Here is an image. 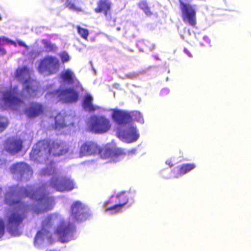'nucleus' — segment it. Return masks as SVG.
<instances>
[{"label": "nucleus", "instance_id": "26", "mask_svg": "<svg viewBox=\"0 0 251 251\" xmlns=\"http://www.w3.org/2000/svg\"><path fill=\"white\" fill-rule=\"evenodd\" d=\"M195 168L196 165L194 163L183 164L179 167L178 174L179 176L184 175Z\"/></svg>", "mask_w": 251, "mask_h": 251}, {"label": "nucleus", "instance_id": "28", "mask_svg": "<svg viewBox=\"0 0 251 251\" xmlns=\"http://www.w3.org/2000/svg\"><path fill=\"white\" fill-rule=\"evenodd\" d=\"M42 43L44 45V48L47 52H55L57 50V46L51 43L50 42L47 41V40H43Z\"/></svg>", "mask_w": 251, "mask_h": 251}, {"label": "nucleus", "instance_id": "2", "mask_svg": "<svg viewBox=\"0 0 251 251\" xmlns=\"http://www.w3.org/2000/svg\"><path fill=\"white\" fill-rule=\"evenodd\" d=\"M68 145L57 139L46 138L39 141L32 148L30 157L36 160L38 157L48 159L51 156H59L68 152Z\"/></svg>", "mask_w": 251, "mask_h": 251}, {"label": "nucleus", "instance_id": "13", "mask_svg": "<svg viewBox=\"0 0 251 251\" xmlns=\"http://www.w3.org/2000/svg\"><path fill=\"white\" fill-rule=\"evenodd\" d=\"M58 215L55 213L48 215L42 221L41 229L38 231L34 237V243L37 242L39 239L43 236H48L49 233V229L52 227L54 222L58 218Z\"/></svg>", "mask_w": 251, "mask_h": 251}, {"label": "nucleus", "instance_id": "29", "mask_svg": "<svg viewBox=\"0 0 251 251\" xmlns=\"http://www.w3.org/2000/svg\"><path fill=\"white\" fill-rule=\"evenodd\" d=\"M122 204H119L118 203L116 204L108 207L105 209V212L109 211L111 214H115L121 212L123 209Z\"/></svg>", "mask_w": 251, "mask_h": 251}, {"label": "nucleus", "instance_id": "23", "mask_svg": "<svg viewBox=\"0 0 251 251\" xmlns=\"http://www.w3.org/2000/svg\"><path fill=\"white\" fill-rule=\"evenodd\" d=\"M61 2L64 3V5L66 7H67L70 10L80 12L83 11V9L81 7L77 5L79 2L78 0H60Z\"/></svg>", "mask_w": 251, "mask_h": 251}, {"label": "nucleus", "instance_id": "21", "mask_svg": "<svg viewBox=\"0 0 251 251\" xmlns=\"http://www.w3.org/2000/svg\"><path fill=\"white\" fill-rule=\"evenodd\" d=\"M93 97L90 94H87L84 96L82 106L85 110L89 112H94L97 109L99 108V107H97L93 104Z\"/></svg>", "mask_w": 251, "mask_h": 251}, {"label": "nucleus", "instance_id": "4", "mask_svg": "<svg viewBox=\"0 0 251 251\" xmlns=\"http://www.w3.org/2000/svg\"><path fill=\"white\" fill-rule=\"evenodd\" d=\"M59 66V61L57 57L51 55H47L41 59L38 70L41 74L51 75L55 74L58 71Z\"/></svg>", "mask_w": 251, "mask_h": 251}, {"label": "nucleus", "instance_id": "16", "mask_svg": "<svg viewBox=\"0 0 251 251\" xmlns=\"http://www.w3.org/2000/svg\"><path fill=\"white\" fill-rule=\"evenodd\" d=\"M111 117L113 121L120 126H125L132 120L131 112L119 109H114Z\"/></svg>", "mask_w": 251, "mask_h": 251}, {"label": "nucleus", "instance_id": "37", "mask_svg": "<svg viewBox=\"0 0 251 251\" xmlns=\"http://www.w3.org/2000/svg\"><path fill=\"white\" fill-rule=\"evenodd\" d=\"M18 45L20 46L25 47L26 49H28V47L24 42L21 40H17Z\"/></svg>", "mask_w": 251, "mask_h": 251}, {"label": "nucleus", "instance_id": "27", "mask_svg": "<svg viewBox=\"0 0 251 251\" xmlns=\"http://www.w3.org/2000/svg\"><path fill=\"white\" fill-rule=\"evenodd\" d=\"M138 5L147 16H151L152 15V12L151 11L150 7L146 0L140 1Z\"/></svg>", "mask_w": 251, "mask_h": 251}, {"label": "nucleus", "instance_id": "14", "mask_svg": "<svg viewBox=\"0 0 251 251\" xmlns=\"http://www.w3.org/2000/svg\"><path fill=\"white\" fill-rule=\"evenodd\" d=\"M102 151L103 148H101L96 142L92 141H86L81 145L79 153L80 156L100 154L101 157Z\"/></svg>", "mask_w": 251, "mask_h": 251}, {"label": "nucleus", "instance_id": "39", "mask_svg": "<svg viewBox=\"0 0 251 251\" xmlns=\"http://www.w3.org/2000/svg\"><path fill=\"white\" fill-rule=\"evenodd\" d=\"M136 151V149H132V150H129L127 151V153L128 154H135Z\"/></svg>", "mask_w": 251, "mask_h": 251}, {"label": "nucleus", "instance_id": "43", "mask_svg": "<svg viewBox=\"0 0 251 251\" xmlns=\"http://www.w3.org/2000/svg\"><path fill=\"white\" fill-rule=\"evenodd\" d=\"M1 190H2V189H1V188L0 187V194L1 193Z\"/></svg>", "mask_w": 251, "mask_h": 251}, {"label": "nucleus", "instance_id": "8", "mask_svg": "<svg viewBox=\"0 0 251 251\" xmlns=\"http://www.w3.org/2000/svg\"><path fill=\"white\" fill-rule=\"evenodd\" d=\"M71 216L74 222L85 221L89 216L87 207L79 201H75L71 206Z\"/></svg>", "mask_w": 251, "mask_h": 251}, {"label": "nucleus", "instance_id": "5", "mask_svg": "<svg viewBox=\"0 0 251 251\" xmlns=\"http://www.w3.org/2000/svg\"><path fill=\"white\" fill-rule=\"evenodd\" d=\"M75 230V226L73 223L63 221L58 226L55 233L61 242L64 243L71 239Z\"/></svg>", "mask_w": 251, "mask_h": 251}, {"label": "nucleus", "instance_id": "1", "mask_svg": "<svg viewBox=\"0 0 251 251\" xmlns=\"http://www.w3.org/2000/svg\"><path fill=\"white\" fill-rule=\"evenodd\" d=\"M46 190L45 185L40 186L36 190H34L32 186L21 188L13 186L6 193L4 203L14 207V209L9 211L6 216V227L10 234L14 236L21 234L20 226L30 210V205L23 201L22 198L28 197L37 202L32 209L33 214H39L53 208L55 204L54 198L50 196Z\"/></svg>", "mask_w": 251, "mask_h": 251}, {"label": "nucleus", "instance_id": "15", "mask_svg": "<svg viewBox=\"0 0 251 251\" xmlns=\"http://www.w3.org/2000/svg\"><path fill=\"white\" fill-rule=\"evenodd\" d=\"M54 93L60 100L64 102H75L78 99V93L72 87L62 90L57 89Z\"/></svg>", "mask_w": 251, "mask_h": 251}, {"label": "nucleus", "instance_id": "7", "mask_svg": "<svg viewBox=\"0 0 251 251\" xmlns=\"http://www.w3.org/2000/svg\"><path fill=\"white\" fill-rule=\"evenodd\" d=\"M179 7L181 12V17L183 21L195 26L196 25V12L193 6L188 3L184 2L183 0H179Z\"/></svg>", "mask_w": 251, "mask_h": 251}, {"label": "nucleus", "instance_id": "38", "mask_svg": "<svg viewBox=\"0 0 251 251\" xmlns=\"http://www.w3.org/2000/svg\"><path fill=\"white\" fill-rule=\"evenodd\" d=\"M6 53V50L3 48L0 47V56H3Z\"/></svg>", "mask_w": 251, "mask_h": 251}, {"label": "nucleus", "instance_id": "18", "mask_svg": "<svg viewBox=\"0 0 251 251\" xmlns=\"http://www.w3.org/2000/svg\"><path fill=\"white\" fill-rule=\"evenodd\" d=\"M97 4V6L94 9L95 12L96 13H102L107 21H111L112 17L110 10L112 3L110 0H99Z\"/></svg>", "mask_w": 251, "mask_h": 251}, {"label": "nucleus", "instance_id": "33", "mask_svg": "<svg viewBox=\"0 0 251 251\" xmlns=\"http://www.w3.org/2000/svg\"><path fill=\"white\" fill-rule=\"evenodd\" d=\"M132 115V118L134 117L135 119L138 122L143 123L144 122V119L142 116L141 115L140 112H131Z\"/></svg>", "mask_w": 251, "mask_h": 251}, {"label": "nucleus", "instance_id": "3", "mask_svg": "<svg viewBox=\"0 0 251 251\" xmlns=\"http://www.w3.org/2000/svg\"><path fill=\"white\" fill-rule=\"evenodd\" d=\"M110 120L104 116L93 115L90 117L88 128L93 133L102 134L111 128Z\"/></svg>", "mask_w": 251, "mask_h": 251}, {"label": "nucleus", "instance_id": "36", "mask_svg": "<svg viewBox=\"0 0 251 251\" xmlns=\"http://www.w3.org/2000/svg\"><path fill=\"white\" fill-rule=\"evenodd\" d=\"M61 58L63 62H65L69 61V56L67 53H63L61 55Z\"/></svg>", "mask_w": 251, "mask_h": 251}, {"label": "nucleus", "instance_id": "25", "mask_svg": "<svg viewBox=\"0 0 251 251\" xmlns=\"http://www.w3.org/2000/svg\"><path fill=\"white\" fill-rule=\"evenodd\" d=\"M112 198H115L116 201L119 204H122V206L126 205L128 201V198L125 192H122L117 194L116 196H112Z\"/></svg>", "mask_w": 251, "mask_h": 251}, {"label": "nucleus", "instance_id": "6", "mask_svg": "<svg viewBox=\"0 0 251 251\" xmlns=\"http://www.w3.org/2000/svg\"><path fill=\"white\" fill-rule=\"evenodd\" d=\"M2 95L4 103L11 107L16 108L24 103V100L19 98L22 97V95L17 91V88H10L3 92Z\"/></svg>", "mask_w": 251, "mask_h": 251}, {"label": "nucleus", "instance_id": "30", "mask_svg": "<svg viewBox=\"0 0 251 251\" xmlns=\"http://www.w3.org/2000/svg\"><path fill=\"white\" fill-rule=\"evenodd\" d=\"M76 28L77 29V33L80 35V36L83 39L87 40L89 35V31L88 29L81 27L79 25H77Z\"/></svg>", "mask_w": 251, "mask_h": 251}, {"label": "nucleus", "instance_id": "17", "mask_svg": "<svg viewBox=\"0 0 251 251\" xmlns=\"http://www.w3.org/2000/svg\"><path fill=\"white\" fill-rule=\"evenodd\" d=\"M54 120L53 128L55 130H61L68 126H73L74 125L71 116L64 115L61 113L57 114L55 117Z\"/></svg>", "mask_w": 251, "mask_h": 251}, {"label": "nucleus", "instance_id": "10", "mask_svg": "<svg viewBox=\"0 0 251 251\" xmlns=\"http://www.w3.org/2000/svg\"><path fill=\"white\" fill-rule=\"evenodd\" d=\"M50 183L52 187L59 192L69 191L74 188L73 181L66 176L53 177Z\"/></svg>", "mask_w": 251, "mask_h": 251}, {"label": "nucleus", "instance_id": "35", "mask_svg": "<svg viewBox=\"0 0 251 251\" xmlns=\"http://www.w3.org/2000/svg\"><path fill=\"white\" fill-rule=\"evenodd\" d=\"M10 39L4 36L0 37V45H3L4 44H8Z\"/></svg>", "mask_w": 251, "mask_h": 251}, {"label": "nucleus", "instance_id": "42", "mask_svg": "<svg viewBox=\"0 0 251 251\" xmlns=\"http://www.w3.org/2000/svg\"><path fill=\"white\" fill-rule=\"evenodd\" d=\"M168 161H166V163H168V164L169 165V166L170 167H171L172 166H173V164L171 162V161H169V162L168 163Z\"/></svg>", "mask_w": 251, "mask_h": 251}, {"label": "nucleus", "instance_id": "19", "mask_svg": "<svg viewBox=\"0 0 251 251\" xmlns=\"http://www.w3.org/2000/svg\"><path fill=\"white\" fill-rule=\"evenodd\" d=\"M44 110V106L38 102H31L28 107L25 109V112L27 116L34 118L41 115Z\"/></svg>", "mask_w": 251, "mask_h": 251}, {"label": "nucleus", "instance_id": "41", "mask_svg": "<svg viewBox=\"0 0 251 251\" xmlns=\"http://www.w3.org/2000/svg\"><path fill=\"white\" fill-rule=\"evenodd\" d=\"M4 161L0 158V167L4 164Z\"/></svg>", "mask_w": 251, "mask_h": 251}, {"label": "nucleus", "instance_id": "22", "mask_svg": "<svg viewBox=\"0 0 251 251\" xmlns=\"http://www.w3.org/2000/svg\"><path fill=\"white\" fill-rule=\"evenodd\" d=\"M37 83L35 81L30 78L25 79V84L26 85L25 89L31 97H34L37 95L38 88Z\"/></svg>", "mask_w": 251, "mask_h": 251}, {"label": "nucleus", "instance_id": "31", "mask_svg": "<svg viewBox=\"0 0 251 251\" xmlns=\"http://www.w3.org/2000/svg\"><path fill=\"white\" fill-rule=\"evenodd\" d=\"M8 125V119L5 117L0 116V133L5 130Z\"/></svg>", "mask_w": 251, "mask_h": 251}, {"label": "nucleus", "instance_id": "34", "mask_svg": "<svg viewBox=\"0 0 251 251\" xmlns=\"http://www.w3.org/2000/svg\"><path fill=\"white\" fill-rule=\"evenodd\" d=\"M4 233V225L2 219H0V238H1Z\"/></svg>", "mask_w": 251, "mask_h": 251}, {"label": "nucleus", "instance_id": "20", "mask_svg": "<svg viewBox=\"0 0 251 251\" xmlns=\"http://www.w3.org/2000/svg\"><path fill=\"white\" fill-rule=\"evenodd\" d=\"M61 78L63 81L69 84L75 83V87L80 88L81 91L84 90L80 82L75 77L74 73L70 69L66 70L61 74Z\"/></svg>", "mask_w": 251, "mask_h": 251}, {"label": "nucleus", "instance_id": "40", "mask_svg": "<svg viewBox=\"0 0 251 251\" xmlns=\"http://www.w3.org/2000/svg\"><path fill=\"white\" fill-rule=\"evenodd\" d=\"M8 44H11V45L14 46L15 47L17 46L16 43L15 41H13L12 40H10V39L9 40V42Z\"/></svg>", "mask_w": 251, "mask_h": 251}, {"label": "nucleus", "instance_id": "32", "mask_svg": "<svg viewBox=\"0 0 251 251\" xmlns=\"http://www.w3.org/2000/svg\"><path fill=\"white\" fill-rule=\"evenodd\" d=\"M128 135L131 138L129 142L135 141L139 137V135L137 133L136 129L134 128L131 129V131L128 133Z\"/></svg>", "mask_w": 251, "mask_h": 251}, {"label": "nucleus", "instance_id": "24", "mask_svg": "<svg viewBox=\"0 0 251 251\" xmlns=\"http://www.w3.org/2000/svg\"><path fill=\"white\" fill-rule=\"evenodd\" d=\"M28 75L29 70L27 67L23 66L17 69L15 76L19 80H22Z\"/></svg>", "mask_w": 251, "mask_h": 251}, {"label": "nucleus", "instance_id": "11", "mask_svg": "<svg viewBox=\"0 0 251 251\" xmlns=\"http://www.w3.org/2000/svg\"><path fill=\"white\" fill-rule=\"evenodd\" d=\"M124 149L120 148H104L101 153V157L109 159L110 163H116L121 160L126 155Z\"/></svg>", "mask_w": 251, "mask_h": 251}, {"label": "nucleus", "instance_id": "12", "mask_svg": "<svg viewBox=\"0 0 251 251\" xmlns=\"http://www.w3.org/2000/svg\"><path fill=\"white\" fill-rule=\"evenodd\" d=\"M23 147V141L20 138L10 137L3 143V149L10 155H14L21 151Z\"/></svg>", "mask_w": 251, "mask_h": 251}, {"label": "nucleus", "instance_id": "9", "mask_svg": "<svg viewBox=\"0 0 251 251\" xmlns=\"http://www.w3.org/2000/svg\"><path fill=\"white\" fill-rule=\"evenodd\" d=\"M10 171L18 180H21L23 178H28L32 174L30 167L23 162L13 164L10 167Z\"/></svg>", "mask_w": 251, "mask_h": 251}]
</instances>
